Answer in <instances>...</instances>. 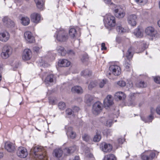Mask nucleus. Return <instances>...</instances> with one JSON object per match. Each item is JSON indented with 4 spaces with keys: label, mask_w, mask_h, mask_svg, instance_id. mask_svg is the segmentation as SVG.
<instances>
[{
    "label": "nucleus",
    "mask_w": 160,
    "mask_h": 160,
    "mask_svg": "<svg viewBox=\"0 0 160 160\" xmlns=\"http://www.w3.org/2000/svg\"><path fill=\"white\" fill-rule=\"evenodd\" d=\"M5 148L9 152H12L15 150L14 145L12 143L9 142H7L5 143Z\"/></svg>",
    "instance_id": "nucleus-19"
},
{
    "label": "nucleus",
    "mask_w": 160,
    "mask_h": 160,
    "mask_svg": "<svg viewBox=\"0 0 160 160\" xmlns=\"http://www.w3.org/2000/svg\"><path fill=\"white\" fill-rule=\"evenodd\" d=\"M18 64H17L15 66V68H14V69H15L17 68H18ZM14 70H15V69H14Z\"/></svg>",
    "instance_id": "nucleus-63"
},
{
    "label": "nucleus",
    "mask_w": 160,
    "mask_h": 160,
    "mask_svg": "<svg viewBox=\"0 0 160 160\" xmlns=\"http://www.w3.org/2000/svg\"><path fill=\"white\" fill-rule=\"evenodd\" d=\"M113 98L111 95H108L104 99L103 101L104 106L106 109L112 106L114 104Z\"/></svg>",
    "instance_id": "nucleus-8"
},
{
    "label": "nucleus",
    "mask_w": 160,
    "mask_h": 160,
    "mask_svg": "<svg viewBox=\"0 0 160 160\" xmlns=\"http://www.w3.org/2000/svg\"><path fill=\"white\" fill-rule=\"evenodd\" d=\"M112 124V120H108L107 121L106 125L108 127H110Z\"/></svg>",
    "instance_id": "nucleus-46"
},
{
    "label": "nucleus",
    "mask_w": 160,
    "mask_h": 160,
    "mask_svg": "<svg viewBox=\"0 0 160 160\" xmlns=\"http://www.w3.org/2000/svg\"><path fill=\"white\" fill-rule=\"evenodd\" d=\"M103 160H116V158L113 154H109L105 156Z\"/></svg>",
    "instance_id": "nucleus-32"
},
{
    "label": "nucleus",
    "mask_w": 160,
    "mask_h": 160,
    "mask_svg": "<svg viewBox=\"0 0 160 160\" xmlns=\"http://www.w3.org/2000/svg\"><path fill=\"white\" fill-rule=\"evenodd\" d=\"M117 84L120 87H124L126 85V82L123 80H121L117 82Z\"/></svg>",
    "instance_id": "nucleus-42"
},
{
    "label": "nucleus",
    "mask_w": 160,
    "mask_h": 160,
    "mask_svg": "<svg viewBox=\"0 0 160 160\" xmlns=\"http://www.w3.org/2000/svg\"><path fill=\"white\" fill-rule=\"evenodd\" d=\"M37 8L40 9L43 8L44 2L43 0H34Z\"/></svg>",
    "instance_id": "nucleus-29"
},
{
    "label": "nucleus",
    "mask_w": 160,
    "mask_h": 160,
    "mask_svg": "<svg viewBox=\"0 0 160 160\" xmlns=\"http://www.w3.org/2000/svg\"><path fill=\"white\" fill-rule=\"evenodd\" d=\"M104 0V2H105L106 3H107L108 4L110 3L111 6H112V5L114 7L115 6V5L114 4L112 3H110V2L111 1V0Z\"/></svg>",
    "instance_id": "nucleus-53"
},
{
    "label": "nucleus",
    "mask_w": 160,
    "mask_h": 160,
    "mask_svg": "<svg viewBox=\"0 0 160 160\" xmlns=\"http://www.w3.org/2000/svg\"><path fill=\"white\" fill-rule=\"evenodd\" d=\"M65 129L66 132V134L68 137L70 138L73 139L76 137V133L72 131V128L68 126H65Z\"/></svg>",
    "instance_id": "nucleus-12"
},
{
    "label": "nucleus",
    "mask_w": 160,
    "mask_h": 160,
    "mask_svg": "<svg viewBox=\"0 0 160 160\" xmlns=\"http://www.w3.org/2000/svg\"><path fill=\"white\" fill-rule=\"evenodd\" d=\"M114 12L115 16L118 18H122L125 15V13L124 10L121 8L115 9Z\"/></svg>",
    "instance_id": "nucleus-16"
},
{
    "label": "nucleus",
    "mask_w": 160,
    "mask_h": 160,
    "mask_svg": "<svg viewBox=\"0 0 160 160\" xmlns=\"http://www.w3.org/2000/svg\"><path fill=\"white\" fill-rule=\"evenodd\" d=\"M71 91L72 92L78 94H81L83 92V90L82 88L78 86H76L72 87Z\"/></svg>",
    "instance_id": "nucleus-25"
},
{
    "label": "nucleus",
    "mask_w": 160,
    "mask_h": 160,
    "mask_svg": "<svg viewBox=\"0 0 160 160\" xmlns=\"http://www.w3.org/2000/svg\"><path fill=\"white\" fill-rule=\"evenodd\" d=\"M10 38L9 32L5 31L0 32V41L2 42H6Z\"/></svg>",
    "instance_id": "nucleus-11"
},
{
    "label": "nucleus",
    "mask_w": 160,
    "mask_h": 160,
    "mask_svg": "<svg viewBox=\"0 0 160 160\" xmlns=\"http://www.w3.org/2000/svg\"><path fill=\"white\" fill-rule=\"evenodd\" d=\"M135 1L141 5H143L147 2L148 0H135Z\"/></svg>",
    "instance_id": "nucleus-41"
},
{
    "label": "nucleus",
    "mask_w": 160,
    "mask_h": 160,
    "mask_svg": "<svg viewBox=\"0 0 160 160\" xmlns=\"http://www.w3.org/2000/svg\"><path fill=\"white\" fill-rule=\"evenodd\" d=\"M63 154L62 150L60 148H56L54 150L53 154L56 158H58L62 157Z\"/></svg>",
    "instance_id": "nucleus-23"
},
{
    "label": "nucleus",
    "mask_w": 160,
    "mask_h": 160,
    "mask_svg": "<svg viewBox=\"0 0 160 160\" xmlns=\"http://www.w3.org/2000/svg\"><path fill=\"white\" fill-rule=\"evenodd\" d=\"M73 112H78L80 108L78 107L77 106H74L73 108Z\"/></svg>",
    "instance_id": "nucleus-54"
},
{
    "label": "nucleus",
    "mask_w": 160,
    "mask_h": 160,
    "mask_svg": "<svg viewBox=\"0 0 160 160\" xmlns=\"http://www.w3.org/2000/svg\"><path fill=\"white\" fill-rule=\"evenodd\" d=\"M156 110L153 108H151V114L150 115H152L153 116Z\"/></svg>",
    "instance_id": "nucleus-58"
},
{
    "label": "nucleus",
    "mask_w": 160,
    "mask_h": 160,
    "mask_svg": "<svg viewBox=\"0 0 160 160\" xmlns=\"http://www.w3.org/2000/svg\"><path fill=\"white\" fill-rule=\"evenodd\" d=\"M88 55L86 54H85L82 56L81 60L82 62H84L88 61Z\"/></svg>",
    "instance_id": "nucleus-40"
},
{
    "label": "nucleus",
    "mask_w": 160,
    "mask_h": 160,
    "mask_svg": "<svg viewBox=\"0 0 160 160\" xmlns=\"http://www.w3.org/2000/svg\"><path fill=\"white\" fill-rule=\"evenodd\" d=\"M76 146L74 145L72 147H70L68 148H66L65 149L64 151L65 152H67V153L66 155H67L68 154L74 152L76 150Z\"/></svg>",
    "instance_id": "nucleus-30"
},
{
    "label": "nucleus",
    "mask_w": 160,
    "mask_h": 160,
    "mask_svg": "<svg viewBox=\"0 0 160 160\" xmlns=\"http://www.w3.org/2000/svg\"><path fill=\"white\" fill-rule=\"evenodd\" d=\"M133 49V48L132 47H130L128 49L126 54V58L128 60V61H126L124 65L125 68L127 69V70H128V69L130 67L131 64L129 60L131 59L133 57V54L132 53Z\"/></svg>",
    "instance_id": "nucleus-6"
},
{
    "label": "nucleus",
    "mask_w": 160,
    "mask_h": 160,
    "mask_svg": "<svg viewBox=\"0 0 160 160\" xmlns=\"http://www.w3.org/2000/svg\"><path fill=\"white\" fill-rule=\"evenodd\" d=\"M55 80V78L53 75L50 74L47 76L45 80V83L47 86H48L50 83H53Z\"/></svg>",
    "instance_id": "nucleus-21"
},
{
    "label": "nucleus",
    "mask_w": 160,
    "mask_h": 160,
    "mask_svg": "<svg viewBox=\"0 0 160 160\" xmlns=\"http://www.w3.org/2000/svg\"><path fill=\"white\" fill-rule=\"evenodd\" d=\"M73 111L71 109H68L66 111V113L68 115H71L72 114Z\"/></svg>",
    "instance_id": "nucleus-51"
},
{
    "label": "nucleus",
    "mask_w": 160,
    "mask_h": 160,
    "mask_svg": "<svg viewBox=\"0 0 160 160\" xmlns=\"http://www.w3.org/2000/svg\"><path fill=\"white\" fill-rule=\"evenodd\" d=\"M42 150V148L41 146H37L34 147L33 149L34 153L37 158V160H47V158L44 154H42L41 153H37L38 152H40Z\"/></svg>",
    "instance_id": "nucleus-4"
},
{
    "label": "nucleus",
    "mask_w": 160,
    "mask_h": 160,
    "mask_svg": "<svg viewBox=\"0 0 160 160\" xmlns=\"http://www.w3.org/2000/svg\"><path fill=\"white\" fill-rule=\"evenodd\" d=\"M133 33L137 37L141 38L143 36L142 30L139 28L135 29L133 32Z\"/></svg>",
    "instance_id": "nucleus-27"
},
{
    "label": "nucleus",
    "mask_w": 160,
    "mask_h": 160,
    "mask_svg": "<svg viewBox=\"0 0 160 160\" xmlns=\"http://www.w3.org/2000/svg\"><path fill=\"white\" fill-rule=\"evenodd\" d=\"M107 82V80L106 79H103L101 82V88L103 87L104 85Z\"/></svg>",
    "instance_id": "nucleus-47"
},
{
    "label": "nucleus",
    "mask_w": 160,
    "mask_h": 160,
    "mask_svg": "<svg viewBox=\"0 0 160 160\" xmlns=\"http://www.w3.org/2000/svg\"><path fill=\"white\" fill-rule=\"evenodd\" d=\"M82 138L83 140L86 142H89L90 139L89 136L86 134H85L83 136Z\"/></svg>",
    "instance_id": "nucleus-44"
},
{
    "label": "nucleus",
    "mask_w": 160,
    "mask_h": 160,
    "mask_svg": "<svg viewBox=\"0 0 160 160\" xmlns=\"http://www.w3.org/2000/svg\"><path fill=\"white\" fill-rule=\"evenodd\" d=\"M154 81L156 83L160 84V77H156L154 78Z\"/></svg>",
    "instance_id": "nucleus-50"
},
{
    "label": "nucleus",
    "mask_w": 160,
    "mask_h": 160,
    "mask_svg": "<svg viewBox=\"0 0 160 160\" xmlns=\"http://www.w3.org/2000/svg\"><path fill=\"white\" fill-rule=\"evenodd\" d=\"M100 102H97L95 103L93 105L92 112L94 114L97 115L100 113Z\"/></svg>",
    "instance_id": "nucleus-18"
},
{
    "label": "nucleus",
    "mask_w": 160,
    "mask_h": 160,
    "mask_svg": "<svg viewBox=\"0 0 160 160\" xmlns=\"http://www.w3.org/2000/svg\"><path fill=\"white\" fill-rule=\"evenodd\" d=\"M116 29L117 31L120 33L123 32H124V28L120 25H117Z\"/></svg>",
    "instance_id": "nucleus-43"
},
{
    "label": "nucleus",
    "mask_w": 160,
    "mask_h": 160,
    "mask_svg": "<svg viewBox=\"0 0 160 160\" xmlns=\"http://www.w3.org/2000/svg\"><path fill=\"white\" fill-rule=\"evenodd\" d=\"M70 64V62L66 59H60L58 62V66L61 67H68Z\"/></svg>",
    "instance_id": "nucleus-22"
},
{
    "label": "nucleus",
    "mask_w": 160,
    "mask_h": 160,
    "mask_svg": "<svg viewBox=\"0 0 160 160\" xmlns=\"http://www.w3.org/2000/svg\"><path fill=\"white\" fill-rule=\"evenodd\" d=\"M156 112L158 114L160 115V106L156 108Z\"/></svg>",
    "instance_id": "nucleus-56"
},
{
    "label": "nucleus",
    "mask_w": 160,
    "mask_h": 160,
    "mask_svg": "<svg viewBox=\"0 0 160 160\" xmlns=\"http://www.w3.org/2000/svg\"><path fill=\"white\" fill-rule=\"evenodd\" d=\"M158 26L160 27V20L158 21Z\"/></svg>",
    "instance_id": "nucleus-64"
},
{
    "label": "nucleus",
    "mask_w": 160,
    "mask_h": 160,
    "mask_svg": "<svg viewBox=\"0 0 160 160\" xmlns=\"http://www.w3.org/2000/svg\"><path fill=\"white\" fill-rule=\"evenodd\" d=\"M99 137L100 135L97 133L96 135L94 136L93 138V141L96 142L99 141L100 140V139L99 138Z\"/></svg>",
    "instance_id": "nucleus-45"
},
{
    "label": "nucleus",
    "mask_w": 160,
    "mask_h": 160,
    "mask_svg": "<svg viewBox=\"0 0 160 160\" xmlns=\"http://www.w3.org/2000/svg\"><path fill=\"white\" fill-rule=\"evenodd\" d=\"M145 32L148 35L152 37H157L158 33L152 27H148L145 30Z\"/></svg>",
    "instance_id": "nucleus-14"
},
{
    "label": "nucleus",
    "mask_w": 160,
    "mask_h": 160,
    "mask_svg": "<svg viewBox=\"0 0 160 160\" xmlns=\"http://www.w3.org/2000/svg\"><path fill=\"white\" fill-rule=\"evenodd\" d=\"M17 154L20 158H24L27 157L28 153L27 149L25 148L20 147L17 150Z\"/></svg>",
    "instance_id": "nucleus-7"
},
{
    "label": "nucleus",
    "mask_w": 160,
    "mask_h": 160,
    "mask_svg": "<svg viewBox=\"0 0 160 160\" xmlns=\"http://www.w3.org/2000/svg\"><path fill=\"white\" fill-rule=\"evenodd\" d=\"M142 120L145 123L149 122H152V121L154 118L153 116L152 115H150L149 116L146 118L143 117H141Z\"/></svg>",
    "instance_id": "nucleus-31"
},
{
    "label": "nucleus",
    "mask_w": 160,
    "mask_h": 160,
    "mask_svg": "<svg viewBox=\"0 0 160 160\" xmlns=\"http://www.w3.org/2000/svg\"><path fill=\"white\" fill-rule=\"evenodd\" d=\"M32 56V52L30 49H26L24 50L22 55V58L23 60H29L31 58Z\"/></svg>",
    "instance_id": "nucleus-13"
},
{
    "label": "nucleus",
    "mask_w": 160,
    "mask_h": 160,
    "mask_svg": "<svg viewBox=\"0 0 160 160\" xmlns=\"http://www.w3.org/2000/svg\"><path fill=\"white\" fill-rule=\"evenodd\" d=\"M137 16L134 14L129 15L128 17V23L132 26H135L136 24Z\"/></svg>",
    "instance_id": "nucleus-17"
},
{
    "label": "nucleus",
    "mask_w": 160,
    "mask_h": 160,
    "mask_svg": "<svg viewBox=\"0 0 160 160\" xmlns=\"http://www.w3.org/2000/svg\"><path fill=\"white\" fill-rule=\"evenodd\" d=\"M135 97L133 96L132 98V100L130 101V105L134 106L136 104L135 101H134Z\"/></svg>",
    "instance_id": "nucleus-49"
},
{
    "label": "nucleus",
    "mask_w": 160,
    "mask_h": 160,
    "mask_svg": "<svg viewBox=\"0 0 160 160\" xmlns=\"http://www.w3.org/2000/svg\"><path fill=\"white\" fill-rule=\"evenodd\" d=\"M102 151L105 152H111L112 149V146L110 144L105 143L103 146H102Z\"/></svg>",
    "instance_id": "nucleus-24"
},
{
    "label": "nucleus",
    "mask_w": 160,
    "mask_h": 160,
    "mask_svg": "<svg viewBox=\"0 0 160 160\" xmlns=\"http://www.w3.org/2000/svg\"><path fill=\"white\" fill-rule=\"evenodd\" d=\"M41 48H40L38 46H35L33 48V50L37 52H38L40 50Z\"/></svg>",
    "instance_id": "nucleus-52"
},
{
    "label": "nucleus",
    "mask_w": 160,
    "mask_h": 160,
    "mask_svg": "<svg viewBox=\"0 0 160 160\" xmlns=\"http://www.w3.org/2000/svg\"><path fill=\"white\" fill-rule=\"evenodd\" d=\"M98 84L97 82L96 81H92L91 82L90 84L88 86V89L89 90H91L92 89L96 86Z\"/></svg>",
    "instance_id": "nucleus-35"
},
{
    "label": "nucleus",
    "mask_w": 160,
    "mask_h": 160,
    "mask_svg": "<svg viewBox=\"0 0 160 160\" xmlns=\"http://www.w3.org/2000/svg\"><path fill=\"white\" fill-rule=\"evenodd\" d=\"M115 96L119 100L124 99L126 97L125 95L122 92H118L116 93Z\"/></svg>",
    "instance_id": "nucleus-34"
},
{
    "label": "nucleus",
    "mask_w": 160,
    "mask_h": 160,
    "mask_svg": "<svg viewBox=\"0 0 160 160\" xmlns=\"http://www.w3.org/2000/svg\"><path fill=\"white\" fill-rule=\"evenodd\" d=\"M24 37L25 40L29 43H33L34 41V37L30 32H26L24 34Z\"/></svg>",
    "instance_id": "nucleus-15"
},
{
    "label": "nucleus",
    "mask_w": 160,
    "mask_h": 160,
    "mask_svg": "<svg viewBox=\"0 0 160 160\" xmlns=\"http://www.w3.org/2000/svg\"><path fill=\"white\" fill-rule=\"evenodd\" d=\"M56 50L58 52L59 55L62 56L65 55L66 52L63 47L61 46H58L57 47Z\"/></svg>",
    "instance_id": "nucleus-26"
},
{
    "label": "nucleus",
    "mask_w": 160,
    "mask_h": 160,
    "mask_svg": "<svg viewBox=\"0 0 160 160\" xmlns=\"http://www.w3.org/2000/svg\"><path fill=\"white\" fill-rule=\"evenodd\" d=\"M12 52V49L11 46L5 45L3 48L2 52L1 54V57L3 59H7L11 55Z\"/></svg>",
    "instance_id": "nucleus-3"
},
{
    "label": "nucleus",
    "mask_w": 160,
    "mask_h": 160,
    "mask_svg": "<svg viewBox=\"0 0 160 160\" xmlns=\"http://www.w3.org/2000/svg\"><path fill=\"white\" fill-rule=\"evenodd\" d=\"M69 33L71 38H74L77 33L76 29L74 28H70L69 30Z\"/></svg>",
    "instance_id": "nucleus-33"
},
{
    "label": "nucleus",
    "mask_w": 160,
    "mask_h": 160,
    "mask_svg": "<svg viewBox=\"0 0 160 160\" xmlns=\"http://www.w3.org/2000/svg\"><path fill=\"white\" fill-rule=\"evenodd\" d=\"M109 70L115 76H118L121 73V69L117 65H111L109 67Z\"/></svg>",
    "instance_id": "nucleus-9"
},
{
    "label": "nucleus",
    "mask_w": 160,
    "mask_h": 160,
    "mask_svg": "<svg viewBox=\"0 0 160 160\" xmlns=\"http://www.w3.org/2000/svg\"><path fill=\"white\" fill-rule=\"evenodd\" d=\"M67 53L69 55H73L74 54V52L72 50H69Z\"/></svg>",
    "instance_id": "nucleus-57"
},
{
    "label": "nucleus",
    "mask_w": 160,
    "mask_h": 160,
    "mask_svg": "<svg viewBox=\"0 0 160 160\" xmlns=\"http://www.w3.org/2000/svg\"><path fill=\"white\" fill-rule=\"evenodd\" d=\"M31 21L34 23H37L40 22L41 20V16L38 13H33L31 15Z\"/></svg>",
    "instance_id": "nucleus-20"
},
{
    "label": "nucleus",
    "mask_w": 160,
    "mask_h": 160,
    "mask_svg": "<svg viewBox=\"0 0 160 160\" xmlns=\"http://www.w3.org/2000/svg\"><path fill=\"white\" fill-rule=\"evenodd\" d=\"M21 20L22 24L24 26L28 25L30 22L29 19L27 17H22Z\"/></svg>",
    "instance_id": "nucleus-28"
},
{
    "label": "nucleus",
    "mask_w": 160,
    "mask_h": 160,
    "mask_svg": "<svg viewBox=\"0 0 160 160\" xmlns=\"http://www.w3.org/2000/svg\"><path fill=\"white\" fill-rule=\"evenodd\" d=\"M54 37L59 42H65L68 39V36L66 31L62 28L57 30L55 33Z\"/></svg>",
    "instance_id": "nucleus-2"
},
{
    "label": "nucleus",
    "mask_w": 160,
    "mask_h": 160,
    "mask_svg": "<svg viewBox=\"0 0 160 160\" xmlns=\"http://www.w3.org/2000/svg\"><path fill=\"white\" fill-rule=\"evenodd\" d=\"M91 72L88 69H86L82 72L81 74L84 76H89L91 74Z\"/></svg>",
    "instance_id": "nucleus-37"
},
{
    "label": "nucleus",
    "mask_w": 160,
    "mask_h": 160,
    "mask_svg": "<svg viewBox=\"0 0 160 160\" xmlns=\"http://www.w3.org/2000/svg\"><path fill=\"white\" fill-rule=\"evenodd\" d=\"M156 155L155 153L151 151H145L141 155L142 160H152Z\"/></svg>",
    "instance_id": "nucleus-5"
},
{
    "label": "nucleus",
    "mask_w": 160,
    "mask_h": 160,
    "mask_svg": "<svg viewBox=\"0 0 160 160\" xmlns=\"http://www.w3.org/2000/svg\"><path fill=\"white\" fill-rule=\"evenodd\" d=\"M49 102L50 103L53 104L54 103V101L53 100L52 101L50 99H49Z\"/></svg>",
    "instance_id": "nucleus-62"
},
{
    "label": "nucleus",
    "mask_w": 160,
    "mask_h": 160,
    "mask_svg": "<svg viewBox=\"0 0 160 160\" xmlns=\"http://www.w3.org/2000/svg\"><path fill=\"white\" fill-rule=\"evenodd\" d=\"M73 160H80L79 157L78 156H76Z\"/></svg>",
    "instance_id": "nucleus-61"
},
{
    "label": "nucleus",
    "mask_w": 160,
    "mask_h": 160,
    "mask_svg": "<svg viewBox=\"0 0 160 160\" xmlns=\"http://www.w3.org/2000/svg\"><path fill=\"white\" fill-rule=\"evenodd\" d=\"M136 85L137 87L140 88L145 87L147 86L146 84L144 82L142 81L137 83Z\"/></svg>",
    "instance_id": "nucleus-38"
},
{
    "label": "nucleus",
    "mask_w": 160,
    "mask_h": 160,
    "mask_svg": "<svg viewBox=\"0 0 160 160\" xmlns=\"http://www.w3.org/2000/svg\"><path fill=\"white\" fill-rule=\"evenodd\" d=\"M58 107L59 109L63 110L65 108L66 105L64 102H60L58 104Z\"/></svg>",
    "instance_id": "nucleus-39"
},
{
    "label": "nucleus",
    "mask_w": 160,
    "mask_h": 160,
    "mask_svg": "<svg viewBox=\"0 0 160 160\" xmlns=\"http://www.w3.org/2000/svg\"><path fill=\"white\" fill-rule=\"evenodd\" d=\"M85 156L87 158H92L93 157V154L89 152H86Z\"/></svg>",
    "instance_id": "nucleus-48"
},
{
    "label": "nucleus",
    "mask_w": 160,
    "mask_h": 160,
    "mask_svg": "<svg viewBox=\"0 0 160 160\" xmlns=\"http://www.w3.org/2000/svg\"><path fill=\"white\" fill-rule=\"evenodd\" d=\"M124 141V140L122 138H119L118 139V142L119 144H122L123 143Z\"/></svg>",
    "instance_id": "nucleus-60"
},
{
    "label": "nucleus",
    "mask_w": 160,
    "mask_h": 160,
    "mask_svg": "<svg viewBox=\"0 0 160 160\" xmlns=\"http://www.w3.org/2000/svg\"><path fill=\"white\" fill-rule=\"evenodd\" d=\"M101 50H106L107 49V48L105 46V43H102L101 44Z\"/></svg>",
    "instance_id": "nucleus-55"
},
{
    "label": "nucleus",
    "mask_w": 160,
    "mask_h": 160,
    "mask_svg": "<svg viewBox=\"0 0 160 160\" xmlns=\"http://www.w3.org/2000/svg\"><path fill=\"white\" fill-rule=\"evenodd\" d=\"M123 156L125 157L126 158H127L129 157V154L128 152H125L124 153Z\"/></svg>",
    "instance_id": "nucleus-59"
},
{
    "label": "nucleus",
    "mask_w": 160,
    "mask_h": 160,
    "mask_svg": "<svg viewBox=\"0 0 160 160\" xmlns=\"http://www.w3.org/2000/svg\"><path fill=\"white\" fill-rule=\"evenodd\" d=\"M92 100V97L90 95L87 94L85 96V101L87 103H90Z\"/></svg>",
    "instance_id": "nucleus-36"
},
{
    "label": "nucleus",
    "mask_w": 160,
    "mask_h": 160,
    "mask_svg": "<svg viewBox=\"0 0 160 160\" xmlns=\"http://www.w3.org/2000/svg\"><path fill=\"white\" fill-rule=\"evenodd\" d=\"M103 21L105 26L107 28L109 27H114L116 25L115 17L109 14L106 15L104 17Z\"/></svg>",
    "instance_id": "nucleus-1"
},
{
    "label": "nucleus",
    "mask_w": 160,
    "mask_h": 160,
    "mask_svg": "<svg viewBox=\"0 0 160 160\" xmlns=\"http://www.w3.org/2000/svg\"><path fill=\"white\" fill-rule=\"evenodd\" d=\"M4 24L7 27L10 28H14V22L7 17H4L2 19Z\"/></svg>",
    "instance_id": "nucleus-10"
}]
</instances>
